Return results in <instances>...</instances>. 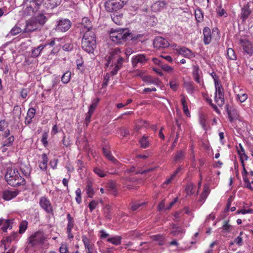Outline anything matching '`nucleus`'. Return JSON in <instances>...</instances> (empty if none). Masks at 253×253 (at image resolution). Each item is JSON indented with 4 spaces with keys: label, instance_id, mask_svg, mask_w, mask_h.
Wrapping results in <instances>:
<instances>
[{
    "label": "nucleus",
    "instance_id": "obj_1",
    "mask_svg": "<svg viewBox=\"0 0 253 253\" xmlns=\"http://www.w3.org/2000/svg\"><path fill=\"white\" fill-rule=\"evenodd\" d=\"M121 52L120 48H116L112 49L109 54L106 55L104 58L106 67H109L110 64L111 66L114 65L113 69L110 72L112 76L116 75L122 67L124 59L121 56Z\"/></svg>",
    "mask_w": 253,
    "mask_h": 253
},
{
    "label": "nucleus",
    "instance_id": "obj_2",
    "mask_svg": "<svg viewBox=\"0 0 253 253\" xmlns=\"http://www.w3.org/2000/svg\"><path fill=\"white\" fill-rule=\"evenodd\" d=\"M5 179L9 185L13 187L24 185L26 183L24 178H22L18 171L15 169H7Z\"/></svg>",
    "mask_w": 253,
    "mask_h": 253
},
{
    "label": "nucleus",
    "instance_id": "obj_3",
    "mask_svg": "<svg viewBox=\"0 0 253 253\" xmlns=\"http://www.w3.org/2000/svg\"><path fill=\"white\" fill-rule=\"evenodd\" d=\"M129 36L130 33L127 29H111L109 32L110 39L115 44H123Z\"/></svg>",
    "mask_w": 253,
    "mask_h": 253
},
{
    "label": "nucleus",
    "instance_id": "obj_4",
    "mask_svg": "<svg viewBox=\"0 0 253 253\" xmlns=\"http://www.w3.org/2000/svg\"><path fill=\"white\" fill-rule=\"evenodd\" d=\"M96 37L92 31H85L82 42V47L88 53H92L96 47Z\"/></svg>",
    "mask_w": 253,
    "mask_h": 253
},
{
    "label": "nucleus",
    "instance_id": "obj_5",
    "mask_svg": "<svg viewBox=\"0 0 253 253\" xmlns=\"http://www.w3.org/2000/svg\"><path fill=\"white\" fill-rule=\"evenodd\" d=\"M105 10L108 12L116 13L127 3L122 0H104Z\"/></svg>",
    "mask_w": 253,
    "mask_h": 253
},
{
    "label": "nucleus",
    "instance_id": "obj_6",
    "mask_svg": "<svg viewBox=\"0 0 253 253\" xmlns=\"http://www.w3.org/2000/svg\"><path fill=\"white\" fill-rule=\"evenodd\" d=\"M45 238L43 234L41 232H37L34 235H32L28 239V244L32 247L38 244L42 243L44 241Z\"/></svg>",
    "mask_w": 253,
    "mask_h": 253
},
{
    "label": "nucleus",
    "instance_id": "obj_7",
    "mask_svg": "<svg viewBox=\"0 0 253 253\" xmlns=\"http://www.w3.org/2000/svg\"><path fill=\"white\" fill-rule=\"evenodd\" d=\"M71 26V21L67 19H62L57 21L55 28L56 31L65 32L68 31Z\"/></svg>",
    "mask_w": 253,
    "mask_h": 253
},
{
    "label": "nucleus",
    "instance_id": "obj_8",
    "mask_svg": "<svg viewBox=\"0 0 253 253\" xmlns=\"http://www.w3.org/2000/svg\"><path fill=\"white\" fill-rule=\"evenodd\" d=\"M39 204L41 207L47 213L53 214V208L49 200L45 197L40 199Z\"/></svg>",
    "mask_w": 253,
    "mask_h": 253
},
{
    "label": "nucleus",
    "instance_id": "obj_9",
    "mask_svg": "<svg viewBox=\"0 0 253 253\" xmlns=\"http://www.w3.org/2000/svg\"><path fill=\"white\" fill-rule=\"evenodd\" d=\"M240 42L244 51L248 55H252L253 54V44L251 42L247 40H241Z\"/></svg>",
    "mask_w": 253,
    "mask_h": 253
},
{
    "label": "nucleus",
    "instance_id": "obj_10",
    "mask_svg": "<svg viewBox=\"0 0 253 253\" xmlns=\"http://www.w3.org/2000/svg\"><path fill=\"white\" fill-rule=\"evenodd\" d=\"M169 45L168 41L161 37H157L154 41V46L157 48H166Z\"/></svg>",
    "mask_w": 253,
    "mask_h": 253
},
{
    "label": "nucleus",
    "instance_id": "obj_11",
    "mask_svg": "<svg viewBox=\"0 0 253 253\" xmlns=\"http://www.w3.org/2000/svg\"><path fill=\"white\" fill-rule=\"evenodd\" d=\"M147 61V59L144 54H138L132 58L131 62L133 67H136L138 63L144 64Z\"/></svg>",
    "mask_w": 253,
    "mask_h": 253
},
{
    "label": "nucleus",
    "instance_id": "obj_12",
    "mask_svg": "<svg viewBox=\"0 0 253 253\" xmlns=\"http://www.w3.org/2000/svg\"><path fill=\"white\" fill-rule=\"evenodd\" d=\"M102 151L104 155L108 160L111 161L116 166H120V163L114 158L111 152L107 148H103Z\"/></svg>",
    "mask_w": 253,
    "mask_h": 253
},
{
    "label": "nucleus",
    "instance_id": "obj_13",
    "mask_svg": "<svg viewBox=\"0 0 253 253\" xmlns=\"http://www.w3.org/2000/svg\"><path fill=\"white\" fill-rule=\"evenodd\" d=\"M19 193L18 190H14V191L6 190L3 191L2 197L7 201L11 200L17 196Z\"/></svg>",
    "mask_w": 253,
    "mask_h": 253
},
{
    "label": "nucleus",
    "instance_id": "obj_14",
    "mask_svg": "<svg viewBox=\"0 0 253 253\" xmlns=\"http://www.w3.org/2000/svg\"><path fill=\"white\" fill-rule=\"evenodd\" d=\"M81 24L83 32L85 33V31H91L90 30L92 28V25L87 17L83 18Z\"/></svg>",
    "mask_w": 253,
    "mask_h": 253
},
{
    "label": "nucleus",
    "instance_id": "obj_15",
    "mask_svg": "<svg viewBox=\"0 0 253 253\" xmlns=\"http://www.w3.org/2000/svg\"><path fill=\"white\" fill-rule=\"evenodd\" d=\"M62 0H46L44 2V6L50 9H52L60 5Z\"/></svg>",
    "mask_w": 253,
    "mask_h": 253
},
{
    "label": "nucleus",
    "instance_id": "obj_16",
    "mask_svg": "<svg viewBox=\"0 0 253 253\" xmlns=\"http://www.w3.org/2000/svg\"><path fill=\"white\" fill-rule=\"evenodd\" d=\"M204 42L205 44H209L211 41V29L206 27L203 30Z\"/></svg>",
    "mask_w": 253,
    "mask_h": 253
},
{
    "label": "nucleus",
    "instance_id": "obj_17",
    "mask_svg": "<svg viewBox=\"0 0 253 253\" xmlns=\"http://www.w3.org/2000/svg\"><path fill=\"white\" fill-rule=\"evenodd\" d=\"M251 13V10L250 9V5L249 2H248L242 9L241 11V18L243 21H245Z\"/></svg>",
    "mask_w": 253,
    "mask_h": 253
},
{
    "label": "nucleus",
    "instance_id": "obj_18",
    "mask_svg": "<svg viewBox=\"0 0 253 253\" xmlns=\"http://www.w3.org/2000/svg\"><path fill=\"white\" fill-rule=\"evenodd\" d=\"M176 50L179 54L182 55L186 58H191L194 56L192 51L185 47H179Z\"/></svg>",
    "mask_w": 253,
    "mask_h": 253
},
{
    "label": "nucleus",
    "instance_id": "obj_19",
    "mask_svg": "<svg viewBox=\"0 0 253 253\" xmlns=\"http://www.w3.org/2000/svg\"><path fill=\"white\" fill-rule=\"evenodd\" d=\"M82 238L86 250V253H93V245L90 243L89 240L85 235L82 236Z\"/></svg>",
    "mask_w": 253,
    "mask_h": 253
},
{
    "label": "nucleus",
    "instance_id": "obj_20",
    "mask_svg": "<svg viewBox=\"0 0 253 253\" xmlns=\"http://www.w3.org/2000/svg\"><path fill=\"white\" fill-rule=\"evenodd\" d=\"M199 122L202 127L205 130H207L210 128L207 123V117L205 114H201L200 115Z\"/></svg>",
    "mask_w": 253,
    "mask_h": 253
},
{
    "label": "nucleus",
    "instance_id": "obj_21",
    "mask_svg": "<svg viewBox=\"0 0 253 253\" xmlns=\"http://www.w3.org/2000/svg\"><path fill=\"white\" fill-rule=\"evenodd\" d=\"M37 28V23L34 20H29L27 22L26 27L24 32L25 33L33 32Z\"/></svg>",
    "mask_w": 253,
    "mask_h": 253
},
{
    "label": "nucleus",
    "instance_id": "obj_22",
    "mask_svg": "<svg viewBox=\"0 0 253 253\" xmlns=\"http://www.w3.org/2000/svg\"><path fill=\"white\" fill-rule=\"evenodd\" d=\"M166 3L164 1H158L154 3L152 8L154 11H160L164 9L166 7Z\"/></svg>",
    "mask_w": 253,
    "mask_h": 253
},
{
    "label": "nucleus",
    "instance_id": "obj_23",
    "mask_svg": "<svg viewBox=\"0 0 253 253\" xmlns=\"http://www.w3.org/2000/svg\"><path fill=\"white\" fill-rule=\"evenodd\" d=\"M184 232V229L180 226H178L177 224H171V230L170 234L173 236H177L179 234L182 233Z\"/></svg>",
    "mask_w": 253,
    "mask_h": 253
},
{
    "label": "nucleus",
    "instance_id": "obj_24",
    "mask_svg": "<svg viewBox=\"0 0 253 253\" xmlns=\"http://www.w3.org/2000/svg\"><path fill=\"white\" fill-rule=\"evenodd\" d=\"M27 1L32 3L30 4V7L32 8L33 11H37L42 3L43 0H27Z\"/></svg>",
    "mask_w": 253,
    "mask_h": 253
},
{
    "label": "nucleus",
    "instance_id": "obj_25",
    "mask_svg": "<svg viewBox=\"0 0 253 253\" xmlns=\"http://www.w3.org/2000/svg\"><path fill=\"white\" fill-rule=\"evenodd\" d=\"M210 193V189L209 187L205 185L204 186V191L202 192V194L201 195L200 197V199L198 200V202L200 203H203L206 198L208 197V194Z\"/></svg>",
    "mask_w": 253,
    "mask_h": 253
},
{
    "label": "nucleus",
    "instance_id": "obj_26",
    "mask_svg": "<svg viewBox=\"0 0 253 253\" xmlns=\"http://www.w3.org/2000/svg\"><path fill=\"white\" fill-rule=\"evenodd\" d=\"M46 45H40L37 48L32 50L31 56L32 57H37L40 55L42 50L45 47Z\"/></svg>",
    "mask_w": 253,
    "mask_h": 253
},
{
    "label": "nucleus",
    "instance_id": "obj_27",
    "mask_svg": "<svg viewBox=\"0 0 253 253\" xmlns=\"http://www.w3.org/2000/svg\"><path fill=\"white\" fill-rule=\"evenodd\" d=\"M42 162L39 165L40 169L42 170H45L47 168V165L48 162V158L45 154L42 155Z\"/></svg>",
    "mask_w": 253,
    "mask_h": 253
},
{
    "label": "nucleus",
    "instance_id": "obj_28",
    "mask_svg": "<svg viewBox=\"0 0 253 253\" xmlns=\"http://www.w3.org/2000/svg\"><path fill=\"white\" fill-rule=\"evenodd\" d=\"M47 20V18L43 14H40L38 15L35 19V23L39 24L40 25H43Z\"/></svg>",
    "mask_w": 253,
    "mask_h": 253
},
{
    "label": "nucleus",
    "instance_id": "obj_29",
    "mask_svg": "<svg viewBox=\"0 0 253 253\" xmlns=\"http://www.w3.org/2000/svg\"><path fill=\"white\" fill-rule=\"evenodd\" d=\"M227 115L231 122L236 120H240L239 115L237 112H227Z\"/></svg>",
    "mask_w": 253,
    "mask_h": 253
},
{
    "label": "nucleus",
    "instance_id": "obj_30",
    "mask_svg": "<svg viewBox=\"0 0 253 253\" xmlns=\"http://www.w3.org/2000/svg\"><path fill=\"white\" fill-rule=\"evenodd\" d=\"M141 147L142 148H146L149 146V141L148 137L143 136L139 141Z\"/></svg>",
    "mask_w": 253,
    "mask_h": 253
},
{
    "label": "nucleus",
    "instance_id": "obj_31",
    "mask_svg": "<svg viewBox=\"0 0 253 253\" xmlns=\"http://www.w3.org/2000/svg\"><path fill=\"white\" fill-rule=\"evenodd\" d=\"M122 237L121 236H115L107 239L108 242L115 245H119L121 244Z\"/></svg>",
    "mask_w": 253,
    "mask_h": 253
},
{
    "label": "nucleus",
    "instance_id": "obj_32",
    "mask_svg": "<svg viewBox=\"0 0 253 253\" xmlns=\"http://www.w3.org/2000/svg\"><path fill=\"white\" fill-rule=\"evenodd\" d=\"M67 220H68V224L67 227V230H72L74 226V219L71 216L70 213H68L67 215Z\"/></svg>",
    "mask_w": 253,
    "mask_h": 253
},
{
    "label": "nucleus",
    "instance_id": "obj_33",
    "mask_svg": "<svg viewBox=\"0 0 253 253\" xmlns=\"http://www.w3.org/2000/svg\"><path fill=\"white\" fill-rule=\"evenodd\" d=\"M17 236V233H14L11 234L10 236L7 237L5 239H3L1 241L3 244L5 246V243H10L13 240H14ZM5 249H6V246L4 247Z\"/></svg>",
    "mask_w": 253,
    "mask_h": 253
},
{
    "label": "nucleus",
    "instance_id": "obj_34",
    "mask_svg": "<svg viewBox=\"0 0 253 253\" xmlns=\"http://www.w3.org/2000/svg\"><path fill=\"white\" fill-rule=\"evenodd\" d=\"M214 84L215 86V93L216 94L223 95V88L221 85L218 83L217 81L214 79Z\"/></svg>",
    "mask_w": 253,
    "mask_h": 253
},
{
    "label": "nucleus",
    "instance_id": "obj_35",
    "mask_svg": "<svg viewBox=\"0 0 253 253\" xmlns=\"http://www.w3.org/2000/svg\"><path fill=\"white\" fill-rule=\"evenodd\" d=\"M195 16L198 22H202L203 20V14L200 8H197L195 11Z\"/></svg>",
    "mask_w": 253,
    "mask_h": 253
},
{
    "label": "nucleus",
    "instance_id": "obj_36",
    "mask_svg": "<svg viewBox=\"0 0 253 253\" xmlns=\"http://www.w3.org/2000/svg\"><path fill=\"white\" fill-rule=\"evenodd\" d=\"M71 73L70 71H67L65 73L61 78V81L64 84H67L69 82L71 79Z\"/></svg>",
    "mask_w": 253,
    "mask_h": 253
},
{
    "label": "nucleus",
    "instance_id": "obj_37",
    "mask_svg": "<svg viewBox=\"0 0 253 253\" xmlns=\"http://www.w3.org/2000/svg\"><path fill=\"white\" fill-rule=\"evenodd\" d=\"M184 157V152L182 150L177 152L176 154L173 158L175 162H177L182 160Z\"/></svg>",
    "mask_w": 253,
    "mask_h": 253
},
{
    "label": "nucleus",
    "instance_id": "obj_38",
    "mask_svg": "<svg viewBox=\"0 0 253 253\" xmlns=\"http://www.w3.org/2000/svg\"><path fill=\"white\" fill-rule=\"evenodd\" d=\"M122 18V15H115V13L111 15V18L112 21L116 23L117 25H120L121 23V19Z\"/></svg>",
    "mask_w": 253,
    "mask_h": 253
},
{
    "label": "nucleus",
    "instance_id": "obj_39",
    "mask_svg": "<svg viewBox=\"0 0 253 253\" xmlns=\"http://www.w3.org/2000/svg\"><path fill=\"white\" fill-rule=\"evenodd\" d=\"M184 86L186 89V90L188 91V92L190 93H192L194 90V87L193 86V83L191 82H184Z\"/></svg>",
    "mask_w": 253,
    "mask_h": 253
},
{
    "label": "nucleus",
    "instance_id": "obj_40",
    "mask_svg": "<svg viewBox=\"0 0 253 253\" xmlns=\"http://www.w3.org/2000/svg\"><path fill=\"white\" fill-rule=\"evenodd\" d=\"M14 140V136L11 135L8 137L5 140L3 141V145L7 147L11 146L12 145Z\"/></svg>",
    "mask_w": 253,
    "mask_h": 253
},
{
    "label": "nucleus",
    "instance_id": "obj_41",
    "mask_svg": "<svg viewBox=\"0 0 253 253\" xmlns=\"http://www.w3.org/2000/svg\"><path fill=\"white\" fill-rule=\"evenodd\" d=\"M28 222L26 220L22 221L19 225V233H24L27 228Z\"/></svg>",
    "mask_w": 253,
    "mask_h": 253
},
{
    "label": "nucleus",
    "instance_id": "obj_42",
    "mask_svg": "<svg viewBox=\"0 0 253 253\" xmlns=\"http://www.w3.org/2000/svg\"><path fill=\"white\" fill-rule=\"evenodd\" d=\"M153 240L157 241L160 245L164 244V238L162 235H157L151 237Z\"/></svg>",
    "mask_w": 253,
    "mask_h": 253
},
{
    "label": "nucleus",
    "instance_id": "obj_43",
    "mask_svg": "<svg viewBox=\"0 0 253 253\" xmlns=\"http://www.w3.org/2000/svg\"><path fill=\"white\" fill-rule=\"evenodd\" d=\"M227 56L230 60H236L237 57L234 50L231 48H229L227 49Z\"/></svg>",
    "mask_w": 253,
    "mask_h": 253
},
{
    "label": "nucleus",
    "instance_id": "obj_44",
    "mask_svg": "<svg viewBox=\"0 0 253 253\" xmlns=\"http://www.w3.org/2000/svg\"><path fill=\"white\" fill-rule=\"evenodd\" d=\"M21 170L25 176H29L30 174V169L29 167L22 165L21 167Z\"/></svg>",
    "mask_w": 253,
    "mask_h": 253
},
{
    "label": "nucleus",
    "instance_id": "obj_45",
    "mask_svg": "<svg viewBox=\"0 0 253 253\" xmlns=\"http://www.w3.org/2000/svg\"><path fill=\"white\" fill-rule=\"evenodd\" d=\"M215 100L218 105H222L224 102V95L215 94Z\"/></svg>",
    "mask_w": 253,
    "mask_h": 253
},
{
    "label": "nucleus",
    "instance_id": "obj_46",
    "mask_svg": "<svg viewBox=\"0 0 253 253\" xmlns=\"http://www.w3.org/2000/svg\"><path fill=\"white\" fill-rule=\"evenodd\" d=\"M169 85L170 88L173 90H176L177 89L178 86V83L177 80L176 79H173L169 82Z\"/></svg>",
    "mask_w": 253,
    "mask_h": 253
},
{
    "label": "nucleus",
    "instance_id": "obj_47",
    "mask_svg": "<svg viewBox=\"0 0 253 253\" xmlns=\"http://www.w3.org/2000/svg\"><path fill=\"white\" fill-rule=\"evenodd\" d=\"M21 29L15 25L10 31V34L12 36H15L21 32Z\"/></svg>",
    "mask_w": 253,
    "mask_h": 253
},
{
    "label": "nucleus",
    "instance_id": "obj_48",
    "mask_svg": "<svg viewBox=\"0 0 253 253\" xmlns=\"http://www.w3.org/2000/svg\"><path fill=\"white\" fill-rule=\"evenodd\" d=\"M229 220H225L224 221V224L222 226V229L226 232H230L232 229V226L230 224H228Z\"/></svg>",
    "mask_w": 253,
    "mask_h": 253
},
{
    "label": "nucleus",
    "instance_id": "obj_49",
    "mask_svg": "<svg viewBox=\"0 0 253 253\" xmlns=\"http://www.w3.org/2000/svg\"><path fill=\"white\" fill-rule=\"evenodd\" d=\"M86 193L88 195V197L92 198L94 194V191L90 184H87L86 187Z\"/></svg>",
    "mask_w": 253,
    "mask_h": 253
},
{
    "label": "nucleus",
    "instance_id": "obj_50",
    "mask_svg": "<svg viewBox=\"0 0 253 253\" xmlns=\"http://www.w3.org/2000/svg\"><path fill=\"white\" fill-rule=\"evenodd\" d=\"M200 70L198 66H197V65L193 66V72H192V75H193V78L200 77Z\"/></svg>",
    "mask_w": 253,
    "mask_h": 253
},
{
    "label": "nucleus",
    "instance_id": "obj_51",
    "mask_svg": "<svg viewBox=\"0 0 253 253\" xmlns=\"http://www.w3.org/2000/svg\"><path fill=\"white\" fill-rule=\"evenodd\" d=\"M11 227L12 226L10 225V220H6L4 221L3 225L2 226L1 229L3 232H6L7 231V229L9 227L11 228Z\"/></svg>",
    "mask_w": 253,
    "mask_h": 253
},
{
    "label": "nucleus",
    "instance_id": "obj_52",
    "mask_svg": "<svg viewBox=\"0 0 253 253\" xmlns=\"http://www.w3.org/2000/svg\"><path fill=\"white\" fill-rule=\"evenodd\" d=\"M76 201L78 204H80L82 201L81 198V190L80 188H78L76 191Z\"/></svg>",
    "mask_w": 253,
    "mask_h": 253
},
{
    "label": "nucleus",
    "instance_id": "obj_53",
    "mask_svg": "<svg viewBox=\"0 0 253 253\" xmlns=\"http://www.w3.org/2000/svg\"><path fill=\"white\" fill-rule=\"evenodd\" d=\"M237 98L241 102H244L248 98V95L246 93L238 94L237 95Z\"/></svg>",
    "mask_w": 253,
    "mask_h": 253
},
{
    "label": "nucleus",
    "instance_id": "obj_54",
    "mask_svg": "<svg viewBox=\"0 0 253 253\" xmlns=\"http://www.w3.org/2000/svg\"><path fill=\"white\" fill-rule=\"evenodd\" d=\"M239 146H240V149L238 150V153H239V155H240V158H241V157H243V156H244L245 157V159L246 160H247L248 159V156L245 154V151L243 147H242V146L241 145V144H239Z\"/></svg>",
    "mask_w": 253,
    "mask_h": 253
},
{
    "label": "nucleus",
    "instance_id": "obj_55",
    "mask_svg": "<svg viewBox=\"0 0 253 253\" xmlns=\"http://www.w3.org/2000/svg\"><path fill=\"white\" fill-rule=\"evenodd\" d=\"M98 202L95 200H92L90 202L88 205V207L89 208L90 211H92L93 210H94L96 206H97Z\"/></svg>",
    "mask_w": 253,
    "mask_h": 253
},
{
    "label": "nucleus",
    "instance_id": "obj_56",
    "mask_svg": "<svg viewBox=\"0 0 253 253\" xmlns=\"http://www.w3.org/2000/svg\"><path fill=\"white\" fill-rule=\"evenodd\" d=\"M194 185L192 184H190L188 185L185 189V190L188 194L192 195L194 194V192L193 191L194 189Z\"/></svg>",
    "mask_w": 253,
    "mask_h": 253
},
{
    "label": "nucleus",
    "instance_id": "obj_57",
    "mask_svg": "<svg viewBox=\"0 0 253 253\" xmlns=\"http://www.w3.org/2000/svg\"><path fill=\"white\" fill-rule=\"evenodd\" d=\"M110 79V74L107 73L106 75L104 76V82L102 84V87L105 88L108 85V83Z\"/></svg>",
    "mask_w": 253,
    "mask_h": 253
},
{
    "label": "nucleus",
    "instance_id": "obj_58",
    "mask_svg": "<svg viewBox=\"0 0 253 253\" xmlns=\"http://www.w3.org/2000/svg\"><path fill=\"white\" fill-rule=\"evenodd\" d=\"M60 253H68V248L66 244H62L59 248Z\"/></svg>",
    "mask_w": 253,
    "mask_h": 253
},
{
    "label": "nucleus",
    "instance_id": "obj_59",
    "mask_svg": "<svg viewBox=\"0 0 253 253\" xmlns=\"http://www.w3.org/2000/svg\"><path fill=\"white\" fill-rule=\"evenodd\" d=\"M48 134L46 132H44L42 135V142L44 146H46L47 144V138Z\"/></svg>",
    "mask_w": 253,
    "mask_h": 253
},
{
    "label": "nucleus",
    "instance_id": "obj_60",
    "mask_svg": "<svg viewBox=\"0 0 253 253\" xmlns=\"http://www.w3.org/2000/svg\"><path fill=\"white\" fill-rule=\"evenodd\" d=\"M94 172L101 177H103L105 176L103 171L98 168H96L94 169Z\"/></svg>",
    "mask_w": 253,
    "mask_h": 253
},
{
    "label": "nucleus",
    "instance_id": "obj_61",
    "mask_svg": "<svg viewBox=\"0 0 253 253\" xmlns=\"http://www.w3.org/2000/svg\"><path fill=\"white\" fill-rule=\"evenodd\" d=\"M73 49V45L70 43H67L63 46V49L64 51H69Z\"/></svg>",
    "mask_w": 253,
    "mask_h": 253
},
{
    "label": "nucleus",
    "instance_id": "obj_62",
    "mask_svg": "<svg viewBox=\"0 0 253 253\" xmlns=\"http://www.w3.org/2000/svg\"><path fill=\"white\" fill-rule=\"evenodd\" d=\"M162 68L163 69V70L167 72H171L173 71V68L172 67L169 66L167 64H164L162 65Z\"/></svg>",
    "mask_w": 253,
    "mask_h": 253
},
{
    "label": "nucleus",
    "instance_id": "obj_63",
    "mask_svg": "<svg viewBox=\"0 0 253 253\" xmlns=\"http://www.w3.org/2000/svg\"><path fill=\"white\" fill-rule=\"evenodd\" d=\"M92 112H88L85 115V123L86 126H88V124L90 122V118Z\"/></svg>",
    "mask_w": 253,
    "mask_h": 253
},
{
    "label": "nucleus",
    "instance_id": "obj_64",
    "mask_svg": "<svg viewBox=\"0 0 253 253\" xmlns=\"http://www.w3.org/2000/svg\"><path fill=\"white\" fill-rule=\"evenodd\" d=\"M98 101L99 99L98 98L93 100L92 104L89 106V111H92L94 110L96 108Z\"/></svg>",
    "mask_w": 253,
    "mask_h": 253
}]
</instances>
